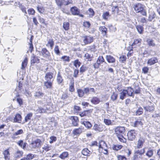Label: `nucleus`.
Here are the masks:
<instances>
[{
    "instance_id": "13d9d810",
    "label": "nucleus",
    "mask_w": 160,
    "mask_h": 160,
    "mask_svg": "<svg viewBox=\"0 0 160 160\" xmlns=\"http://www.w3.org/2000/svg\"><path fill=\"white\" fill-rule=\"evenodd\" d=\"M83 26L87 28H89L91 25L90 22L88 21H85L83 23Z\"/></svg>"
},
{
    "instance_id": "8fccbe9b",
    "label": "nucleus",
    "mask_w": 160,
    "mask_h": 160,
    "mask_svg": "<svg viewBox=\"0 0 160 160\" xmlns=\"http://www.w3.org/2000/svg\"><path fill=\"white\" fill-rule=\"evenodd\" d=\"M63 27L65 30H68L69 28V23L68 22H64L63 23Z\"/></svg>"
},
{
    "instance_id": "0e129e2a",
    "label": "nucleus",
    "mask_w": 160,
    "mask_h": 160,
    "mask_svg": "<svg viewBox=\"0 0 160 160\" xmlns=\"http://www.w3.org/2000/svg\"><path fill=\"white\" fill-rule=\"evenodd\" d=\"M48 45H49L51 48V49H52L54 45V42L52 39L49 40L48 42V44L47 45L48 46Z\"/></svg>"
},
{
    "instance_id": "f257e3e1",
    "label": "nucleus",
    "mask_w": 160,
    "mask_h": 160,
    "mask_svg": "<svg viewBox=\"0 0 160 160\" xmlns=\"http://www.w3.org/2000/svg\"><path fill=\"white\" fill-rule=\"evenodd\" d=\"M133 8L137 13H140L143 16H146L147 12L144 9V6L141 3H138L133 4Z\"/></svg>"
},
{
    "instance_id": "680f3d73",
    "label": "nucleus",
    "mask_w": 160,
    "mask_h": 160,
    "mask_svg": "<svg viewBox=\"0 0 160 160\" xmlns=\"http://www.w3.org/2000/svg\"><path fill=\"white\" fill-rule=\"evenodd\" d=\"M89 90L88 88H84L83 89H82L83 93L84 96V95H86V96L88 95L89 94Z\"/></svg>"
},
{
    "instance_id": "2eb2a0df",
    "label": "nucleus",
    "mask_w": 160,
    "mask_h": 160,
    "mask_svg": "<svg viewBox=\"0 0 160 160\" xmlns=\"http://www.w3.org/2000/svg\"><path fill=\"white\" fill-rule=\"evenodd\" d=\"M70 119L72 121V123L74 126H77L78 125V118L76 116H72L71 117Z\"/></svg>"
},
{
    "instance_id": "a878e982",
    "label": "nucleus",
    "mask_w": 160,
    "mask_h": 160,
    "mask_svg": "<svg viewBox=\"0 0 160 160\" xmlns=\"http://www.w3.org/2000/svg\"><path fill=\"white\" fill-rule=\"evenodd\" d=\"M43 95L44 93L40 90H39L38 91L36 92L34 95L35 97L38 98H41L43 97Z\"/></svg>"
},
{
    "instance_id": "cd10ccee",
    "label": "nucleus",
    "mask_w": 160,
    "mask_h": 160,
    "mask_svg": "<svg viewBox=\"0 0 160 160\" xmlns=\"http://www.w3.org/2000/svg\"><path fill=\"white\" fill-rule=\"evenodd\" d=\"M55 2L58 8L61 9L62 11L64 12V10L61 7L63 5L62 0H55Z\"/></svg>"
},
{
    "instance_id": "3c124183",
    "label": "nucleus",
    "mask_w": 160,
    "mask_h": 160,
    "mask_svg": "<svg viewBox=\"0 0 160 160\" xmlns=\"http://www.w3.org/2000/svg\"><path fill=\"white\" fill-rule=\"evenodd\" d=\"M36 156V155L30 153L27 155L25 158L27 159V160H31L35 157Z\"/></svg>"
},
{
    "instance_id": "f704fd0d",
    "label": "nucleus",
    "mask_w": 160,
    "mask_h": 160,
    "mask_svg": "<svg viewBox=\"0 0 160 160\" xmlns=\"http://www.w3.org/2000/svg\"><path fill=\"white\" fill-rule=\"evenodd\" d=\"M28 62V59L26 58L22 62L21 69L22 70H24L27 65Z\"/></svg>"
},
{
    "instance_id": "b1692460",
    "label": "nucleus",
    "mask_w": 160,
    "mask_h": 160,
    "mask_svg": "<svg viewBox=\"0 0 160 160\" xmlns=\"http://www.w3.org/2000/svg\"><path fill=\"white\" fill-rule=\"evenodd\" d=\"M16 99L20 106L22 105L23 101L22 99L20 98L19 95V94L17 95L16 97H15L13 99V100L14 101Z\"/></svg>"
},
{
    "instance_id": "f03ea898",
    "label": "nucleus",
    "mask_w": 160,
    "mask_h": 160,
    "mask_svg": "<svg viewBox=\"0 0 160 160\" xmlns=\"http://www.w3.org/2000/svg\"><path fill=\"white\" fill-rule=\"evenodd\" d=\"M114 3L112 4L113 6L112 8V12H118L119 11L122 10V6L123 5V2L122 1H118L117 2L116 5H114Z\"/></svg>"
},
{
    "instance_id": "423d86ee",
    "label": "nucleus",
    "mask_w": 160,
    "mask_h": 160,
    "mask_svg": "<svg viewBox=\"0 0 160 160\" xmlns=\"http://www.w3.org/2000/svg\"><path fill=\"white\" fill-rule=\"evenodd\" d=\"M137 134L136 132L134 130L129 131L127 133L128 139L129 140L132 141L135 139Z\"/></svg>"
},
{
    "instance_id": "09e8293b",
    "label": "nucleus",
    "mask_w": 160,
    "mask_h": 160,
    "mask_svg": "<svg viewBox=\"0 0 160 160\" xmlns=\"http://www.w3.org/2000/svg\"><path fill=\"white\" fill-rule=\"evenodd\" d=\"M87 13L89 15V17L91 18L94 15V12L92 9L90 8L88 10Z\"/></svg>"
},
{
    "instance_id": "bf43d9fd",
    "label": "nucleus",
    "mask_w": 160,
    "mask_h": 160,
    "mask_svg": "<svg viewBox=\"0 0 160 160\" xmlns=\"http://www.w3.org/2000/svg\"><path fill=\"white\" fill-rule=\"evenodd\" d=\"M32 114L31 113H29L27 114L25 117V119L26 122H27L28 120H30L32 116Z\"/></svg>"
},
{
    "instance_id": "5fc2aeb1",
    "label": "nucleus",
    "mask_w": 160,
    "mask_h": 160,
    "mask_svg": "<svg viewBox=\"0 0 160 160\" xmlns=\"http://www.w3.org/2000/svg\"><path fill=\"white\" fill-rule=\"evenodd\" d=\"M144 108L145 111L149 112L153 111L154 110V108L152 106L148 107H144Z\"/></svg>"
},
{
    "instance_id": "72a5a7b5",
    "label": "nucleus",
    "mask_w": 160,
    "mask_h": 160,
    "mask_svg": "<svg viewBox=\"0 0 160 160\" xmlns=\"http://www.w3.org/2000/svg\"><path fill=\"white\" fill-rule=\"evenodd\" d=\"M68 156V152H65L62 153L59 156V157L62 159H64L67 158Z\"/></svg>"
},
{
    "instance_id": "052dcab7",
    "label": "nucleus",
    "mask_w": 160,
    "mask_h": 160,
    "mask_svg": "<svg viewBox=\"0 0 160 160\" xmlns=\"http://www.w3.org/2000/svg\"><path fill=\"white\" fill-rule=\"evenodd\" d=\"M54 50L55 52L57 55H59L60 53V52L59 50V47L57 45L55 46Z\"/></svg>"
},
{
    "instance_id": "7ed1b4c3",
    "label": "nucleus",
    "mask_w": 160,
    "mask_h": 160,
    "mask_svg": "<svg viewBox=\"0 0 160 160\" xmlns=\"http://www.w3.org/2000/svg\"><path fill=\"white\" fill-rule=\"evenodd\" d=\"M145 148L135 151L134 153V160H138L141 158V156L145 152Z\"/></svg>"
},
{
    "instance_id": "c9c22d12",
    "label": "nucleus",
    "mask_w": 160,
    "mask_h": 160,
    "mask_svg": "<svg viewBox=\"0 0 160 160\" xmlns=\"http://www.w3.org/2000/svg\"><path fill=\"white\" fill-rule=\"evenodd\" d=\"M88 67L84 65H82L81 66L80 68V72L81 73L86 72L88 70Z\"/></svg>"
},
{
    "instance_id": "79ce46f5",
    "label": "nucleus",
    "mask_w": 160,
    "mask_h": 160,
    "mask_svg": "<svg viewBox=\"0 0 160 160\" xmlns=\"http://www.w3.org/2000/svg\"><path fill=\"white\" fill-rule=\"evenodd\" d=\"M98 146L100 149L102 148L103 147H107V145L104 141H101L98 144Z\"/></svg>"
},
{
    "instance_id": "5701e85b",
    "label": "nucleus",
    "mask_w": 160,
    "mask_h": 160,
    "mask_svg": "<svg viewBox=\"0 0 160 160\" xmlns=\"http://www.w3.org/2000/svg\"><path fill=\"white\" fill-rule=\"evenodd\" d=\"M70 84L69 87V91L70 92H73L75 90L74 88V79L73 78H71Z\"/></svg>"
},
{
    "instance_id": "de8ad7c7",
    "label": "nucleus",
    "mask_w": 160,
    "mask_h": 160,
    "mask_svg": "<svg viewBox=\"0 0 160 160\" xmlns=\"http://www.w3.org/2000/svg\"><path fill=\"white\" fill-rule=\"evenodd\" d=\"M136 28L139 33L141 34L143 33V28L142 26L140 25H137L136 26Z\"/></svg>"
},
{
    "instance_id": "e2e57ef3",
    "label": "nucleus",
    "mask_w": 160,
    "mask_h": 160,
    "mask_svg": "<svg viewBox=\"0 0 160 160\" xmlns=\"http://www.w3.org/2000/svg\"><path fill=\"white\" fill-rule=\"evenodd\" d=\"M117 157L118 160H127L126 158L124 156L118 155Z\"/></svg>"
},
{
    "instance_id": "2f4dec72",
    "label": "nucleus",
    "mask_w": 160,
    "mask_h": 160,
    "mask_svg": "<svg viewBox=\"0 0 160 160\" xmlns=\"http://www.w3.org/2000/svg\"><path fill=\"white\" fill-rule=\"evenodd\" d=\"M57 81L59 84H60L63 81V79H62V77L60 75L59 72L58 74Z\"/></svg>"
},
{
    "instance_id": "a18cd8bd",
    "label": "nucleus",
    "mask_w": 160,
    "mask_h": 160,
    "mask_svg": "<svg viewBox=\"0 0 160 160\" xmlns=\"http://www.w3.org/2000/svg\"><path fill=\"white\" fill-rule=\"evenodd\" d=\"M153 154V150L152 149H149L146 153V155L148 158L151 157Z\"/></svg>"
},
{
    "instance_id": "f3484780",
    "label": "nucleus",
    "mask_w": 160,
    "mask_h": 160,
    "mask_svg": "<svg viewBox=\"0 0 160 160\" xmlns=\"http://www.w3.org/2000/svg\"><path fill=\"white\" fill-rule=\"evenodd\" d=\"M141 39L140 38L135 39L134 40V42L132 43L131 45L132 48L133 47H135L134 46L135 45H136V46H139L141 43Z\"/></svg>"
},
{
    "instance_id": "9d476101",
    "label": "nucleus",
    "mask_w": 160,
    "mask_h": 160,
    "mask_svg": "<svg viewBox=\"0 0 160 160\" xmlns=\"http://www.w3.org/2000/svg\"><path fill=\"white\" fill-rule=\"evenodd\" d=\"M104 125L102 124H95L93 127V130L96 131H98V132H102L103 129V127Z\"/></svg>"
},
{
    "instance_id": "c03bdc74",
    "label": "nucleus",
    "mask_w": 160,
    "mask_h": 160,
    "mask_svg": "<svg viewBox=\"0 0 160 160\" xmlns=\"http://www.w3.org/2000/svg\"><path fill=\"white\" fill-rule=\"evenodd\" d=\"M91 102L95 104H97L100 102L99 99L96 97H94L91 100Z\"/></svg>"
},
{
    "instance_id": "473e14b6",
    "label": "nucleus",
    "mask_w": 160,
    "mask_h": 160,
    "mask_svg": "<svg viewBox=\"0 0 160 160\" xmlns=\"http://www.w3.org/2000/svg\"><path fill=\"white\" fill-rule=\"evenodd\" d=\"M82 153L85 156H89L91 154V152L87 148H84L82 152Z\"/></svg>"
},
{
    "instance_id": "6e6552de",
    "label": "nucleus",
    "mask_w": 160,
    "mask_h": 160,
    "mask_svg": "<svg viewBox=\"0 0 160 160\" xmlns=\"http://www.w3.org/2000/svg\"><path fill=\"white\" fill-rule=\"evenodd\" d=\"M83 42L85 44L90 43L93 42V38L89 36H86L83 37Z\"/></svg>"
},
{
    "instance_id": "4be33fe9",
    "label": "nucleus",
    "mask_w": 160,
    "mask_h": 160,
    "mask_svg": "<svg viewBox=\"0 0 160 160\" xmlns=\"http://www.w3.org/2000/svg\"><path fill=\"white\" fill-rule=\"evenodd\" d=\"M143 120L141 119H138L134 122V127H139L142 126L143 124Z\"/></svg>"
},
{
    "instance_id": "dca6fc26",
    "label": "nucleus",
    "mask_w": 160,
    "mask_h": 160,
    "mask_svg": "<svg viewBox=\"0 0 160 160\" xmlns=\"http://www.w3.org/2000/svg\"><path fill=\"white\" fill-rule=\"evenodd\" d=\"M144 142L145 140L143 138L141 137L140 138L138 142L137 146V148H142Z\"/></svg>"
},
{
    "instance_id": "bb28decb",
    "label": "nucleus",
    "mask_w": 160,
    "mask_h": 160,
    "mask_svg": "<svg viewBox=\"0 0 160 160\" xmlns=\"http://www.w3.org/2000/svg\"><path fill=\"white\" fill-rule=\"evenodd\" d=\"M81 123L82 124L84 125L88 129H90L92 126L91 123L88 121H84L82 122Z\"/></svg>"
},
{
    "instance_id": "6e6d98bb",
    "label": "nucleus",
    "mask_w": 160,
    "mask_h": 160,
    "mask_svg": "<svg viewBox=\"0 0 160 160\" xmlns=\"http://www.w3.org/2000/svg\"><path fill=\"white\" fill-rule=\"evenodd\" d=\"M77 92L78 94V96L79 97H82L84 96L83 93L82 89H78L77 90Z\"/></svg>"
},
{
    "instance_id": "49530a36",
    "label": "nucleus",
    "mask_w": 160,
    "mask_h": 160,
    "mask_svg": "<svg viewBox=\"0 0 160 160\" xmlns=\"http://www.w3.org/2000/svg\"><path fill=\"white\" fill-rule=\"evenodd\" d=\"M143 113V109L141 107H139L135 112L136 115H140Z\"/></svg>"
},
{
    "instance_id": "a211bd4d",
    "label": "nucleus",
    "mask_w": 160,
    "mask_h": 160,
    "mask_svg": "<svg viewBox=\"0 0 160 160\" xmlns=\"http://www.w3.org/2000/svg\"><path fill=\"white\" fill-rule=\"evenodd\" d=\"M21 115L19 114H17L14 118L13 122H15L21 123Z\"/></svg>"
},
{
    "instance_id": "37998d69",
    "label": "nucleus",
    "mask_w": 160,
    "mask_h": 160,
    "mask_svg": "<svg viewBox=\"0 0 160 160\" xmlns=\"http://www.w3.org/2000/svg\"><path fill=\"white\" fill-rule=\"evenodd\" d=\"M89 111L88 110L84 111L82 112H80L79 113V115L81 117H83L86 116H88L89 114Z\"/></svg>"
},
{
    "instance_id": "c756f323",
    "label": "nucleus",
    "mask_w": 160,
    "mask_h": 160,
    "mask_svg": "<svg viewBox=\"0 0 160 160\" xmlns=\"http://www.w3.org/2000/svg\"><path fill=\"white\" fill-rule=\"evenodd\" d=\"M3 154L4 155V158L6 160H9L10 157V154L9 151L8 150H5Z\"/></svg>"
},
{
    "instance_id": "4468645a",
    "label": "nucleus",
    "mask_w": 160,
    "mask_h": 160,
    "mask_svg": "<svg viewBox=\"0 0 160 160\" xmlns=\"http://www.w3.org/2000/svg\"><path fill=\"white\" fill-rule=\"evenodd\" d=\"M70 10L73 15H78L80 13L79 10L76 7H73L71 8Z\"/></svg>"
},
{
    "instance_id": "c85d7f7f",
    "label": "nucleus",
    "mask_w": 160,
    "mask_h": 160,
    "mask_svg": "<svg viewBox=\"0 0 160 160\" xmlns=\"http://www.w3.org/2000/svg\"><path fill=\"white\" fill-rule=\"evenodd\" d=\"M147 42L148 46L150 47H154L155 44L154 42V41L151 38H148L147 40Z\"/></svg>"
},
{
    "instance_id": "9b49d317",
    "label": "nucleus",
    "mask_w": 160,
    "mask_h": 160,
    "mask_svg": "<svg viewBox=\"0 0 160 160\" xmlns=\"http://www.w3.org/2000/svg\"><path fill=\"white\" fill-rule=\"evenodd\" d=\"M83 130V129L81 127L74 129L73 131L72 134L74 135L78 136L82 133Z\"/></svg>"
},
{
    "instance_id": "58836bf2",
    "label": "nucleus",
    "mask_w": 160,
    "mask_h": 160,
    "mask_svg": "<svg viewBox=\"0 0 160 160\" xmlns=\"http://www.w3.org/2000/svg\"><path fill=\"white\" fill-rule=\"evenodd\" d=\"M23 154V152L22 151L17 150L15 154V156L17 158H19L22 156Z\"/></svg>"
},
{
    "instance_id": "ea45409f",
    "label": "nucleus",
    "mask_w": 160,
    "mask_h": 160,
    "mask_svg": "<svg viewBox=\"0 0 160 160\" xmlns=\"http://www.w3.org/2000/svg\"><path fill=\"white\" fill-rule=\"evenodd\" d=\"M122 147V146L121 145L117 144L113 145L112 146V148L113 150L118 151L121 149Z\"/></svg>"
},
{
    "instance_id": "69168bd1",
    "label": "nucleus",
    "mask_w": 160,
    "mask_h": 160,
    "mask_svg": "<svg viewBox=\"0 0 160 160\" xmlns=\"http://www.w3.org/2000/svg\"><path fill=\"white\" fill-rule=\"evenodd\" d=\"M109 16V12H106L103 13L102 16L104 19H107Z\"/></svg>"
},
{
    "instance_id": "1a4fd4ad",
    "label": "nucleus",
    "mask_w": 160,
    "mask_h": 160,
    "mask_svg": "<svg viewBox=\"0 0 160 160\" xmlns=\"http://www.w3.org/2000/svg\"><path fill=\"white\" fill-rule=\"evenodd\" d=\"M39 58L36 55L32 54L31 58V64H34L35 63H38L39 62Z\"/></svg>"
},
{
    "instance_id": "338daca9",
    "label": "nucleus",
    "mask_w": 160,
    "mask_h": 160,
    "mask_svg": "<svg viewBox=\"0 0 160 160\" xmlns=\"http://www.w3.org/2000/svg\"><path fill=\"white\" fill-rule=\"evenodd\" d=\"M117 96L118 94L114 92L111 95V98L112 101H114L116 99Z\"/></svg>"
},
{
    "instance_id": "4d7b16f0",
    "label": "nucleus",
    "mask_w": 160,
    "mask_h": 160,
    "mask_svg": "<svg viewBox=\"0 0 160 160\" xmlns=\"http://www.w3.org/2000/svg\"><path fill=\"white\" fill-rule=\"evenodd\" d=\"M73 63L74 66L76 68L79 67L81 64V62L79 61L78 59L75 60Z\"/></svg>"
},
{
    "instance_id": "0eeeda50",
    "label": "nucleus",
    "mask_w": 160,
    "mask_h": 160,
    "mask_svg": "<svg viewBox=\"0 0 160 160\" xmlns=\"http://www.w3.org/2000/svg\"><path fill=\"white\" fill-rule=\"evenodd\" d=\"M41 141L40 140L37 139L32 142L31 144V147L32 148H38L41 146Z\"/></svg>"
},
{
    "instance_id": "864d4df0",
    "label": "nucleus",
    "mask_w": 160,
    "mask_h": 160,
    "mask_svg": "<svg viewBox=\"0 0 160 160\" xmlns=\"http://www.w3.org/2000/svg\"><path fill=\"white\" fill-rule=\"evenodd\" d=\"M118 140L121 142L125 143L126 142V139L122 135L117 136Z\"/></svg>"
},
{
    "instance_id": "ddd939ff",
    "label": "nucleus",
    "mask_w": 160,
    "mask_h": 160,
    "mask_svg": "<svg viewBox=\"0 0 160 160\" xmlns=\"http://www.w3.org/2000/svg\"><path fill=\"white\" fill-rule=\"evenodd\" d=\"M99 30L101 32L103 36L107 37V29L105 26H101L99 28Z\"/></svg>"
},
{
    "instance_id": "6ab92c4d",
    "label": "nucleus",
    "mask_w": 160,
    "mask_h": 160,
    "mask_svg": "<svg viewBox=\"0 0 160 160\" xmlns=\"http://www.w3.org/2000/svg\"><path fill=\"white\" fill-rule=\"evenodd\" d=\"M126 92V93L127 95L129 96H133L134 93L133 92L134 91L133 90V89L130 87H128L127 89L126 90H125Z\"/></svg>"
},
{
    "instance_id": "e433bc0d",
    "label": "nucleus",
    "mask_w": 160,
    "mask_h": 160,
    "mask_svg": "<svg viewBox=\"0 0 160 160\" xmlns=\"http://www.w3.org/2000/svg\"><path fill=\"white\" fill-rule=\"evenodd\" d=\"M156 16V14L154 12H152L149 15L148 20L152 21L154 19Z\"/></svg>"
},
{
    "instance_id": "a19ab883",
    "label": "nucleus",
    "mask_w": 160,
    "mask_h": 160,
    "mask_svg": "<svg viewBox=\"0 0 160 160\" xmlns=\"http://www.w3.org/2000/svg\"><path fill=\"white\" fill-rule=\"evenodd\" d=\"M126 91L123 90L120 93V98L122 100H123L126 97Z\"/></svg>"
},
{
    "instance_id": "39448f33",
    "label": "nucleus",
    "mask_w": 160,
    "mask_h": 160,
    "mask_svg": "<svg viewBox=\"0 0 160 160\" xmlns=\"http://www.w3.org/2000/svg\"><path fill=\"white\" fill-rule=\"evenodd\" d=\"M105 62L104 59L102 56H99L97 61V62L93 64V67L95 69L99 68L101 64Z\"/></svg>"
},
{
    "instance_id": "4c0bfd02",
    "label": "nucleus",
    "mask_w": 160,
    "mask_h": 160,
    "mask_svg": "<svg viewBox=\"0 0 160 160\" xmlns=\"http://www.w3.org/2000/svg\"><path fill=\"white\" fill-rule=\"evenodd\" d=\"M93 55L92 54H89L88 53H86L84 55L85 59L86 60L87 59L88 61H91V58L93 57Z\"/></svg>"
},
{
    "instance_id": "20e7f679",
    "label": "nucleus",
    "mask_w": 160,
    "mask_h": 160,
    "mask_svg": "<svg viewBox=\"0 0 160 160\" xmlns=\"http://www.w3.org/2000/svg\"><path fill=\"white\" fill-rule=\"evenodd\" d=\"M114 132L117 136L122 135L125 132V128L124 127L118 126L114 129Z\"/></svg>"
},
{
    "instance_id": "393cba45",
    "label": "nucleus",
    "mask_w": 160,
    "mask_h": 160,
    "mask_svg": "<svg viewBox=\"0 0 160 160\" xmlns=\"http://www.w3.org/2000/svg\"><path fill=\"white\" fill-rule=\"evenodd\" d=\"M53 74L52 72H48L45 76V79L46 81H51V79L53 78Z\"/></svg>"
},
{
    "instance_id": "603ef678",
    "label": "nucleus",
    "mask_w": 160,
    "mask_h": 160,
    "mask_svg": "<svg viewBox=\"0 0 160 160\" xmlns=\"http://www.w3.org/2000/svg\"><path fill=\"white\" fill-rule=\"evenodd\" d=\"M104 123L107 125H112V122L110 119L104 118L103 119Z\"/></svg>"
},
{
    "instance_id": "aec40b11",
    "label": "nucleus",
    "mask_w": 160,
    "mask_h": 160,
    "mask_svg": "<svg viewBox=\"0 0 160 160\" xmlns=\"http://www.w3.org/2000/svg\"><path fill=\"white\" fill-rule=\"evenodd\" d=\"M42 53L44 57L47 58L50 56V52L46 48H43L42 49Z\"/></svg>"
},
{
    "instance_id": "7c9ffc66",
    "label": "nucleus",
    "mask_w": 160,
    "mask_h": 160,
    "mask_svg": "<svg viewBox=\"0 0 160 160\" xmlns=\"http://www.w3.org/2000/svg\"><path fill=\"white\" fill-rule=\"evenodd\" d=\"M52 84V82L51 81H47L44 82V86L47 88H50Z\"/></svg>"
},
{
    "instance_id": "f8f14e48",
    "label": "nucleus",
    "mask_w": 160,
    "mask_h": 160,
    "mask_svg": "<svg viewBox=\"0 0 160 160\" xmlns=\"http://www.w3.org/2000/svg\"><path fill=\"white\" fill-rule=\"evenodd\" d=\"M158 62V59L156 57H153L149 59L147 62V64L149 65L154 64Z\"/></svg>"
},
{
    "instance_id": "774afa93",
    "label": "nucleus",
    "mask_w": 160,
    "mask_h": 160,
    "mask_svg": "<svg viewBox=\"0 0 160 160\" xmlns=\"http://www.w3.org/2000/svg\"><path fill=\"white\" fill-rule=\"evenodd\" d=\"M28 13L29 15H34L35 13V10L32 8H30L28 10Z\"/></svg>"
},
{
    "instance_id": "412c9836",
    "label": "nucleus",
    "mask_w": 160,
    "mask_h": 160,
    "mask_svg": "<svg viewBox=\"0 0 160 160\" xmlns=\"http://www.w3.org/2000/svg\"><path fill=\"white\" fill-rule=\"evenodd\" d=\"M106 58L108 62L109 63H114L115 62V58L111 55H106Z\"/></svg>"
}]
</instances>
